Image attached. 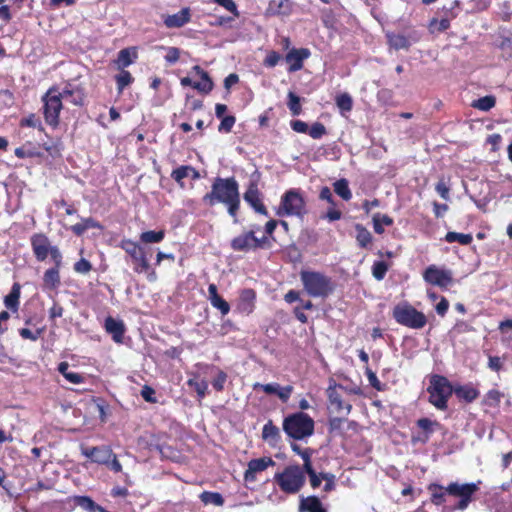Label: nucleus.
Here are the masks:
<instances>
[{"label": "nucleus", "mask_w": 512, "mask_h": 512, "mask_svg": "<svg viewBox=\"0 0 512 512\" xmlns=\"http://www.w3.org/2000/svg\"><path fill=\"white\" fill-rule=\"evenodd\" d=\"M291 449L293 452H295L296 454L301 456L303 463H305V459H307L308 462H312L311 461L312 451L309 448L302 449L300 445H298L296 443H291Z\"/></svg>", "instance_id": "13d9d810"}, {"label": "nucleus", "mask_w": 512, "mask_h": 512, "mask_svg": "<svg viewBox=\"0 0 512 512\" xmlns=\"http://www.w3.org/2000/svg\"><path fill=\"white\" fill-rule=\"evenodd\" d=\"M74 503L87 512H95L97 508V503L89 496H75Z\"/></svg>", "instance_id": "c03bdc74"}, {"label": "nucleus", "mask_w": 512, "mask_h": 512, "mask_svg": "<svg viewBox=\"0 0 512 512\" xmlns=\"http://www.w3.org/2000/svg\"><path fill=\"white\" fill-rule=\"evenodd\" d=\"M21 287L18 283H14L11 291L8 295L4 298V304L7 309H10L12 311H17L19 306V299L21 294Z\"/></svg>", "instance_id": "7c9ffc66"}, {"label": "nucleus", "mask_w": 512, "mask_h": 512, "mask_svg": "<svg viewBox=\"0 0 512 512\" xmlns=\"http://www.w3.org/2000/svg\"><path fill=\"white\" fill-rule=\"evenodd\" d=\"M171 177L183 187L182 180L184 178L198 179L200 177L199 172L192 166L183 165L174 169L171 173Z\"/></svg>", "instance_id": "cd10ccee"}, {"label": "nucleus", "mask_w": 512, "mask_h": 512, "mask_svg": "<svg viewBox=\"0 0 512 512\" xmlns=\"http://www.w3.org/2000/svg\"><path fill=\"white\" fill-rule=\"evenodd\" d=\"M423 278L427 283L441 288H447L453 283L452 271L439 268L436 265L428 266L424 271Z\"/></svg>", "instance_id": "ddd939ff"}, {"label": "nucleus", "mask_w": 512, "mask_h": 512, "mask_svg": "<svg viewBox=\"0 0 512 512\" xmlns=\"http://www.w3.org/2000/svg\"><path fill=\"white\" fill-rule=\"evenodd\" d=\"M287 106H288V108L291 111L293 116H298L302 112L300 97L297 96L295 93H293L291 91L288 93Z\"/></svg>", "instance_id": "09e8293b"}, {"label": "nucleus", "mask_w": 512, "mask_h": 512, "mask_svg": "<svg viewBox=\"0 0 512 512\" xmlns=\"http://www.w3.org/2000/svg\"><path fill=\"white\" fill-rule=\"evenodd\" d=\"M479 483L450 482L447 486L438 483H431L427 490L430 493V501L436 506L444 505L447 497H454L458 500L450 507L453 511H465L475 500V494L479 491Z\"/></svg>", "instance_id": "f257e3e1"}, {"label": "nucleus", "mask_w": 512, "mask_h": 512, "mask_svg": "<svg viewBox=\"0 0 512 512\" xmlns=\"http://www.w3.org/2000/svg\"><path fill=\"white\" fill-rule=\"evenodd\" d=\"M336 104L341 113L350 112L353 107V100L348 93H343L336 98Z\"/></svg>", "instance_id": "3c124183"}, {"label": "nucleus", "mask_w": 512, "mask_h": 512, "mask_svg": "<svg viewBox=\"0 0 512 512\" xmlns=\"http://www.w3.org/2000/svg\"><path fill=\"white\" fill-rule=\"evenodd\" d=\"M335 193L345 201L352 198V192L349 188L348 180L345 178L339 179L333 184Z\"/></svg>", "instance_id": "e433bc0d"}, {"label": "nucleus", "mask_w": 512, "mask_h": 512, "mask_svg": "<svg viewBox=\"0 0 512 512\" xmlns=\"http://www.w3.org/2000/svg\"><path fill=\"white\" fill-rule=\"evenodd\" d=\"M203 202L214 206L215 204L222 203L227 207V211L234 222L237 220V212L240 207V193L239 185L234 177L230 178H215L211 191L204 195Z\"/></svg>", "instance_id": "f03ea898"}, {"label": "nucleus", "mask_w": 512, "mask_h": 512, "mask_svg": "<svg viewBox=\"0 0 512 512\" xmlns=\"http://www.w3.org/2000/svg\"><path fill=\"white\" fill-rule=\"evenodd\" d=\"M62 102L71 103L76 106H81L84 101L83 90L71 84L66 85L61 91L59 90Z\"/></svg>", "instance_id": "412c9836"}, {"label": "nucleus", "mask_w": 512, "mask_h": 512, "mask_svg": "<svg viewBox=\"0 0 512 512\" xmlns=\"http://www.w3.org/2000/svg\"><path fill=\"white\" fill-rule=\"evenodd\" d=\"M276 214L283 216L303 217L306 214L305 201L300 192L290 189L281 197L280 205Z\"/></svg>", "instance_id": "1a4fd4ad"}, {"label": "nucleus", "mask_w": 512, "mask_h": 512, "mask_svg": "<svg viewBox=\"0 0 512 512\" xmlns=\"http://www.w3.org/2000/svg\"><path fill=\"white\" fill-rule=\"evenodd\" d=\"M311 55L310 50L307 48L291 49L285 56V61L289 64L288 71L296 72L302 69L303 61Z\"/></svg>", "instance_id": "a211bd4d"}, {"label": "nucleus", "mask_w": 512, "mask_h": 512, "mask_svg": "<svg viewBox=\"0 0 512 512\" xmlns=\"http://www.w3.org/2000/svg\"><path fill=\"white\" fill-rule=\"evenodd\" d=\"M60 267H53L45 271L43 283L47 288L55 289L60 285Z\"/></svg>", "instance_id": "72a5a7b5"}, {"label": "nucleus", "mask_w": 512, "mask_h": 512, "mask_svg": "<svg viewBox=\"0 0 512 512\" xmlns=\"http://www.w3.org/2000/svg\"><path fill=\"white\" fill-rule=\"evenodd\" d=\"M306 474L309 477V482L313 489L320 487L322 480H324L322 477L323 473H317L313 468L312 462H308L307 459H305L304 463V475L306 476Z\"/></svg>", "instance_id": "473e14b6"}, {"label": "nucleus", "mask_w": 512, "mask_h": 512, "mask_svg": "<svg viewBox=\"0 0 512 512\" xmlns=\"http://www.w3.org/2000/svg\"><path fill=\"white\" fill-rule=\"evenodd\" d=\"M386 38L390 47L395 50L408 49L410 47L409 40L402 34L387 33Z\"/></svg>", "instance_id": "f704fd0d"}, {"label": "nucleus", "mask_w": 512, "mask_h": 512, "mask_svg": "<svg viewBox=\"0 0 512 512\" xmlns=\"http://www.w3.org/2000/svg\"><path fill=\"white\" fill-rule=\"evenodd\" d=\"M165 237L163 230L159 231H145L140 234V241L145 244L160 243Z\"/></svg>", "instance_id": "a19ab883"}, {"label": "nucleus", "mask_w": 512, "mask_h": 512, "mask_svg": "<svg viewBox=\"0 0 512 512\" xmlns=\"http://www.w3.org/2000/svg\"><path fill=\"white\" fill-rule=\"evenodd\" d=\"M275 465V462L270 457H262L252 459L248 462V467L244 472V481L252 483L256 481V474L266 470L269 466Z\"/></svg>", "instance_id": "dca6fc26"}, {"label": "nucleus", "mask_w": 512, "mask_h": 512, "mask_svg": "<svg viewBox=\"0 0 512 512\" xmlns=\"http://www.w3.org/2000/svg\"><path fill=\"white\" fill-rule=\"evenodd\" d=\"M436 192L443 198L444 200H449V187L446 185V183L443 180H440L436 186H435Z\"/></svg>", "instance_id": "774afa93"}, {"label": "nucleus", "mask_w": 512, "mask_h": 512, "mask_svg": "<svg viewBox=\"0 0 512 512\" xmlns=\"http://www.w3.org/2000/svg\"><path fill=\"white\" fill-rule=\"evenodd\" d=\"M58 371L63 375V377L72 384H82L85 382V376L78 372H74L70 370V366L67 362H61L58 365Z\"/></svg>", "instance_id": "c756f323"}, {"label": "nucleus", "mask_w": 512, "mask_h": 512, "mask_svg": "<svg viewBox=\"0 0 512 512\" xmlns=\"http://www.w3.org/2000/svg\"><path fill=\"white\" fill-rule=\"evenodd\" d=\"M328 398L330 405L333 407V409L338 412H345L348 414L352 408L351 404L345 402L342 399V396L338 393L336 388H329L328 389Z\"/></svg>", "instance_id": "a878e982"}, {"label": "nucleus", "mask_w": 512, "mask_h": 512, "mask_svg": "<svg viewBox=\"0 0 512 512\" xmlns=\"http://www.w3.org/2000/svg\"><path fill=\"white\" fill-rule=\"evenodd\" d=\"M274 482L283 493L288 495L297 494L301 491L306 482L304 464L302 466H286L283 471L275 473Z\"/></svg>", "instance_id": "20e7f679"}, {"label": "nucleus", "mask_w": 512, "mask_h": 512, "mask_svg": "<svg viewBox=\"0 0 512 512\" xmlns=\"http://www.w3.org/2000/svg\"><path fill=\"white\" fill-rule=\"evenodd\" d=\"M74 270L80 274H87L92 270V265L88 260L81 258L74 264Z\"/></svg>", "instance_id": "680f3d73"}, {"label": "nucleus", "mask_w": 512, "mask_h": 512, "mask_svg": "<svg viewBox=\"0 0 512 512\" xmlns=\"http://www.w3.org/2000/svg\"><path fill=\"white\" fill-rule=\"evenodd\" d=\"M445 240L448 243L458 242L462 245H468L472 242L473 238L471 234L448 232L445 236Z\"/></svg>", "instance_id": "37998d69"}, {"label": "nucleus", "mask_w": 512, "mask_h": 512, "mask_svg": "<svg viewBox=\"0 0 512 512\" xmlns=\"http://www.w3.org/2000/svg\"><path fill=\"white\" fill-rule=\"evenodd\" d=\"M214 3L222 6L229 12L233 13L235 17L239 16V12L237 10V6L233 0H213Z\"/></svg>", "instance_id": "e2e57ef3"}, {"label": "nucleus", "mask_w": 512, "mask_h": 512, "mask_svg": "<svg viewBox=\"0 0 512 512\" xmlns=\"http://www.w3.org/2000/svg\"><path fill=\"white\" fill-rule=\"evenodd\" d=\"M165 50L167 52L164 57L166 62H168L169 64H174L179 60V57H180V49L179 48L167 47V48H165Z\"/></svg>", "instance_id": "bf43d9fd"}, {"label": "nucleus", "mask_w": 512, "mask_h": 512, "mask_svg": "<svg viewBox=\"0 0 512 512\" xmlns=\"http://www.w3.org/2000/svg\"><path fill=\"white\" fill-rule=\"evenodd\" d=\"M200 500L205 504H213L215 506H223L224 498L219 492L203 491L200 496Z\"/></svg>", "instance_id": "4c0bfd02"}, {"label": "nucleus", "mask_w": 512, "mask_h": 512, "mask_svg": "<svg viewBox=\"0 0 512 512\" xmlns=\"http://www.w3.org/2000/svg\"><path fill=\"white\" fill-rule=\"evenodd\" d=\"M256 294L252 289H243L240 293L237 309L241 313L250 314L254 309Z\"/></svg>", "instance_id": "5701e85b"}, {"label": "nucleus", "mask_w": 512, "mask_h": 512, "mask_svg": "<svg viewBox=\"0 0 512 512\" xmlns=\"http://www.w3.org/2000/svg\"><path fill=\"white\" fill-rule=\"evenodd\" d=\"M502 335L508 339L512 337V319H506L499 324Z\"/></svg>", "instance_id": "338daca9"}, {"label": "nucleus", "mask_w": 512, "mask_h": 512, "mask_svg": "<svg viewBox=\"0 0 512 512\" xmlns=\"http://www.w3.org/2000/svg\"><path fill=\"white\" fill-rule=\"evenodd\" d=\"M416 426L419 428V432L412 435V443L426 444L430 440V437L434 431L441 427V424L436 420L423 417L416 421Z\"/></svg>", "instance_id": "4468645a"}, {"label": "nucleus", "mask_w": 512, "mask_h": 512, "mask_svg": "<svg viewBox=\"0 0 512 512\" xmlns=\"http://www.w3.org/2000/svg\"><path fill=\"white\" fill-rule=\"evenodd\" d=\"M393 224V219L385 214L376 213L373 216V228L377 234L384 233V225L391 226Z\"/></svg>", "instance_id": "58836bf2"}, {"label": "nucleus", "mask_w": 512, "mask_h": 512, "mask_svg": "<svg viewBox=\"0 0 512 512\" xmlns=\"http://www.w3.org/2000/svg\"><path fill=\"white\" fill-rule=\"evenodd\" d=\"M298 510L299 512H327L320 498L314 495L301 497Z\"/></svg>", "instance_id": "393cba45"}, {"label": "nucleus", "mask_w": 512, "mask_h": 512, "mask_svg": "<svg viewBox=\"0 0 512 512\" xmlns=\"http://www.w3.org/2000/svg\"><path fill=\"white\" fill-rule=\"evenodd\" d=\"M235 117L234 116H226V117H222V121L218 127V130L220 132H225V133H228L232 130L234 124H235Z\"/></svg>", "instance_id": "052dcab7"}, {"label": "nucleus", "mask_w": 512, "mask_h": 512, "mask_svg": "<svg viewBox=\"0 0 512 512\" xmlns=\"http://www.w3.org/2000/svg\"><path fill=\"white\" fill-rule=\"evenodd\" d=\"M135 58L136 52L126 48L119 51L115 63L118 69L125 70L126 67H128L134 62Z\"/></svg>", "instance_id": "2f4dec72"}, {"label": "nucleus", "mask_w": 512, "mask_h": 512, "mask_svg": "<svg viewBox=\"0 0 512 512\" xmlns=\"http://www.w3.org/2000/svg\"><path fill=\"white\" fill-rule=\"evenodd\" d=\"M120 247L130 256L133 262V270L136 273L141 274L149 271L150 264L143 247L129 239L123 240Z\"/></svg>", "instance_id": "f8f14e48"}, {"label": "nucleus", "mask_w": 512, "mask_h": 512, "mask_svg": "<svg viewBox=\"0 0 512 512\" xmlns=\"http://www.w3.org/2000/svg\"><path fill=\"white\" fill-rule=\"evenodd\" d=\"M81 453L91 462L104 465L115 473L122 471V465L110 446H81Z\"/></svg>", "instance_id": "0eeeda50"}, {"label": "nucleus", "mask_w": 512, "mask_h": 512, "mask_svg": "<svg viewBox=\"0 0 512 512\" xmlns=\"http://www.w3.org/2000/svg\"><path fill=\"white\" fill-rule=\"evenodd\" d=\"M105 329L109 333L115 342H121L125 327L121 320H117L111 316L105 319Z\"/></svg>", "instance_id": "b1692460"}, {"label": "nucleus", "mask_w": 512, "mask_h": 512, "mask_svg": "<svg viewBox=\"0 0 512 512\" xmlns=\"http://www.w3.org/2000/svg\"><path fill=\"white\" fill-rule=\"evenodd\" d=\"M269 9L278 14H287L289 11V0H275L270 2Z\"/></svg>", "instance_id": "5fc2aeb1"}, {"label": "nucleus", "mask_w": 512, "mask_h": 512, "mask_svg": "<svg viewBox=\"0 0 512 512\" xmlns=\"http://www.w3.org/2000/svg\"><path fill=\"white\" fill-rule=\"evenodd\" d=\"M428 402L437 410L446 411L448 409V401L453 395V384L449 379L440 374H432L429 377L428 386Z\"/></svg>", "instance_id": "7ed1b4c3"}, {"label": "nucleus", "mask_w": 512, "mask_h": 512, "mask_svg": "<svg viewBox=\"0 0 512 512\" xmlns=\"http://www.w3.org/2000/svg\"><path fill=\"white\" fill-rule=\"evenodd\" d=\"M43 114L48 125L56 127L59 124V114L63 108V102L60 98L59 89L50 88L42 97Z\"/></svg>", "instance_id": "9d476101"}, {"label": "nucleus", "mask_w": 512, "mask_h": 512, "mask_svg": "<svg viewBox=\"0 0 512 512\" xmlns=\"http://www.w3.org/2000/svg\"><path fill=\"white\" fill-rule=\"evenodd\" d=\"M33 253L38 261H44L49 255L51 245L48 237L44 234H35L31 237Z\"/></svg>", "instance_id": "6ab92c4d"}, {"label": "nucleus", "mask_w": 512, "mask_h": 512, "mask_svg": "<svg viewBox=\"0 0 512 512\" xmlns=\"http://www.w3.org/2000/svg\"><path fill=\"white\" fill-rule=\"evenodd\" d=\"M393 318L400 325L415 330L422 329L427 323L426 316L408 303L396 305L393 309Z\"/></svg>", "instance_id": "6e6552de"}, {"label": "nucleus", "mask_w": 512, "mask_h": 512, "mask_svg": "<svg viewBox=\"0 0 512 512\" xmlns=\"http://www.w3.org/2000/svg\"><path fill=\"white\" fill-rule=\"evenodd\" d=\"M262 439L269 443L271 446H275L281 440L279 428L273 424L272 420H269L262 429Z\"/></svg>", "instance_id": "bb28decb"}, {"label": "nucleus", "mask_w": 512, "mask_h": 512, "mask_svg": "<svg viewBox=\"0 0 512 512\" xmlns=\"http://www.w3.org/2000/svg\"><path fill=\"white\" fill-rule=\"evenodd\" d=\"M259 229L258 225H254L249 231L243 232L231 240V248L234 251L248 252L264 248L269 242L267 236L258 238L255 233Z\"/></svg>", "instance_id": "9b49d317"}, {"label": "nucleus", "mask_w": 512, "mask_h": 512, "mask_svg": "<svg viewBox=\"0 0 512 512\" xmlns=\"http://www.w3.org/2000/svg\"><path fill=\"white\" fill-rule=\"evenodd\" d=\"M211 305L218 309L222 315H227L230 311V305L221 296L210 301Z\"/></svg>", "instance_id": "4d7b16f0"}, {"label": "nucleus", "mask_w": 512, "mask_h": 512, "mask_svg": "<svg viewBox=\"0 0 512 512\" xmlns=\"http://www.w3.org/2000/svg\"><path fill=\"white\" fill-rule=\"evenodd\" d=\"M460 11V2L458 0H453L449 5H444L441 9L443 16L450 20L456 18Z\"/></svg>", "instance_id": "49530a36"}, {"label": "nucleus", "mask_w": 512, "mask_h": 512, "mask_svg": "<svg viewBox=\"0 0 512 512\" xmlns=\"http://www.w3.org/2000/svg\"><path fill=\"white\" fill-rule=\"evenodd\" d=\"M281 55L276 51H271L267 54L266 58L264 59V65L266 67H275L279 61L281 60Z\"/></svg>", "instance_id": "0e129e2a"}, {"label": "nucleus", "mask_w": 512, "mask_h": 512, "mask_svg": "<svg viewBox=\"0 0 512 512\" xmlns=\"http://www.w3.org/2000/svg\"><path fill=\"white\" fill-rule=\"evenodd\" d=\"M244 200L255 210V212L267 216L268 212L266 207L263 205L260 192L258 189V178L252 177L249 182L248 188L244 193Z\"/></svg>", "instance_id": "2eb2a0df"}, {"label": "nucleus", "mask_w": 512, "mask_h": 512, "mask_svg": "<svg viewBox=\"0 0 512 512\" xmlns=\"http://www.w3.org/2000/svg\"><path fill=\"white\" fill-rule=\"evenodd\" d=\"M187 385L197 393L198 400L204 399L208 393V382L204 379L192 378L187 381Z\"/></svg>", "instance_id": "c9c22d12"}, {"label": "nucleus", "mask_w": 512, "mask_h": 512, "mask_svg": "<svg viewBox=\"0 0 512 512\" xmlns=\"http://www.w3.org/2000/svg\"><path fill=\"white\" fill-rule=\"evenodd\" d=\"M313 139H321L326 134L325 126L320 122H315L312 126L308 127L307 132Z\"/></svg>", "instance_id": "864d4df0"}, {"label": "nucleus", "mask_w": 512, "mask_h": 512, "mask_svg": "<svg viewBox=\"0 0 512 512\" xmlns=\"http://www.w3.org/2000/svg\"><path fill=\"white\" fill-rule=\"evenodd\" d=\"M117 89L119 93H121L125 87L130 85L133 82V77L130 72L126 70H121V72L115 76Z\"/></svg>", "instance_id": "8fccbe9b"}, {"label": "nucleus", "mask_w": 512, "mask_h": 512, "mask_svg": "<svg viewBox=\"0 0 512 512\" xmlns=\"http://www.w3.org/2000/svg\"><path fill=\"white\" fill-rule=\"evenodd\" d=\"M504 394L497 389L489 390L483 399V404L489 407H498Z\"/></svg>", "instance_id": "79ce46f5"}, {"label": "nucleus", "mask_w": 512, "mask_h": 512, "mask_svg": "<svg viewBox=\"0 0 512 512\" xmlns=\"http://www.w3.org/2000/svg\"><path fill=\"white\" fill-rule=\"evenodd\" d=\"M356 240L360 247L366 248L368 247L372 242V235L371 233L362 225L357 224L356 227Z\"/></svg>", "instance_id": "ea45409f"}, {"label": "nucleus", "mask_w": 512, "mask_h": 512, "mask_svg": "<svg viewBox=\"0 0 512 512\" xmlns=\"http://www.w3.org/2000/svg\"><path fill=\"white\" fill-rule=\"evenodd\" d=\"M300 280L305 291L311 297L325 298L334 289L331 278L321 272L302 270Z\"/></svg>", "instance_id": "39448f33"}, {"label": "nucleus", "mask_w": 512, "mask_h": 512, "mask_svg": "<svg viewBox=\"0 0 512 512\" xmlns=\"http://www.w3.org/2000/svg\"><path fill=\"white\" fill-rule=\"evenodd\" d=\"M453 394L460 402L469 404L480 396V391L472 383L457 384L453 385Z\"/></svg>", "instance_id": "aec40b11"}, {"label": "nucleus", "mask_w": 512, "mask_h": 512, "mask_svg": "<svg viewBox=\"0 0 512 512\" xmlns=\"http://www.w3.org/2000/svg\"><path fill=\"white\" fill-rule=\"evenodd\" d=\"M227 381V374L219 370L216 377L212 380V386L217 392H221L224 390V385Z\"/></svg>", "instance_id": "6e6d98bb"}, {"label": "nucleus", "mask_w": 512, "mask_h": 512, "mask_svg": "<svg viewBox=\"0 0 512 512\" xmlns=\"http://www.w3.org/2000/svg\"><path fill=\"white\" fill-rule=\"evenodd\" d=\"M496 100L494 96H484L472 103V106L481 111H489L495 106Z\"/></svg>", "instance_id": "a18cd8bd"}, {"label": "nucleus", "mask_w": 512, "mask_h": 512, "mask_svg": "<svg viewBox=\"0 0 512 512\" xmlns=\"http://www.w3.org/2000/svg\"><path fill=\"white\" fill-rule=\"evenodd\" d=\"M189 8H183L173 15L164 16V24L167 28H180L190 21Z\"/></svg>", "instance_id": "4be33fe9"}, {"label": "nucleus", "mask_w": 512, "mask_h": 512, "mask_svg": "<svg viewBox=\"0 0 512 512\" xmlns=\"http://www.w3.org/2000/svg\"><path fill=\"white\" fill-rule=\"evenodd\" d=\"M450 19L442 16L440 20L433 18L430 20L429 29L432 33L444 32L450 27Z\"/></svg>", "instance_id": "de8ad7c7"}, {"label": "nucleus", "mask_w": 512, "mask_h": 512, "mask_svg": "<svg viewBox=\"0 0 512 512\" xmlns=\"http://www.w3.org/2000/svg\"><path fill=\"white\" fill-rule=\"evenodd\" d=\"M283 430L289 437L301 440L314 433V420L304 412H296L284 418Z\"/></svg>", "instance_id": "423d86ee"}, {"label": "nucleus", "mask_w": 512, "mask_h": 512, "mask_svg": "<svg viewBox=\"0 0 512 512\" xmlns=\"http://www.w3.org/2000/svg\"><path fill=\"white\" fill-rule=\"evenodd\" d=\"M141 396L146 402L156 403L157 399L155 397V390L148 385H144L141 390Z\"/></svg>", "instance_id": "69168bd1"}, {"label": "nucleus", "mask_w": 512, "mask_h": 512, "mask_svg": "<svg viewBox=\"0 0 512 512\" xmlns=\"http://www.w3.org/2000/svg\"><path fill=\"white\" fill-rule=\"evenodd\" d=\"M253 389L256 391L261 389L268 395H277L279 397V399L284 403L288 401V399L290 398V396L293 392L292 386L287 385L285 387H280V385L277 383H269V384L255 383L253 385Z\"/></svg>", "instance_id": "f3484780"}, {"label": "nucleus", "mask_w": 512, "mask_h": 512, "mask_svg": "<svg viewBox=\"0 0 512 512\" xmlns=\"http://www.w3.org/2000/svg\"><path fill=\"white\" fill-rule=\"evenodd\" d=\"M193 70L200 76L201 80L193 83V88L202 93H209L213 88V83L208 76V73L196 65Z\"/></svg>", "instance_id": "c85d7f7f"}, {"label": "nucleus", "mask_w": 512, "mask_h": 512, "mask_svg": "<svg viewBox=\"0 0 512 512\" xmlns=\"http://www.w3.org/2000/svg\"><path fill=\"white\" fill-rule=\"evenodd\" d=\"M387 270L388 266L384 261H377L373 264L372 274L375 279L382 280L385 277Z\"/></svg>", "instance_id": "603ef678"}]
</instances>
